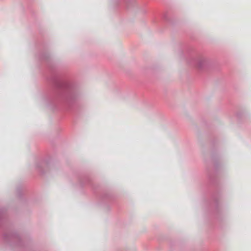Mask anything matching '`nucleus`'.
Returning <instances> with one entry per match:
<instances>
[{
    "label": "nucleus",
    "instance_id": "6e6552de",
    "mask_svg": "<svg viewBox=\"0 0 251 251\" xmlns=\"http://www.w3.org/2000/svg\"><path fill=\"white\" fill-rule=\"evenodd\" d=\"M18 193H19V195H20V193H21V189H19L18 190Z\"/></svg>",
    "mask_w": 251,
    "mask_h": 251
},
{
    "label": "nucleus",
    "instance_id": "f03ea898",
    "mask_svg": "<svg viewBox=\"0 0 251 251\" xmlns=\"http://www.w3.org/2000/svg\"><path fill=\"white\" fill-rule=\"evenodd\" d=\"M3 238L7 243L18 242L21 241L20 236L15 232L8 231L3 235Z\"/></svg>",
    "mask_w": 251,
    "mask_h": 251
},
{
    "label": "nucleus",
    "instance_id": "39448f33",
    "mask_svg": "<svg viewBox=\"0 0 251 251\" xmlns=\"http://www.w3.org/2000/svg\"><path fill=\"white\" fill-rule=\"evenodd\" d=\"M208 61L206 59L202 58L198 61V67L200 69L204 67L207 64Z\"/></svg>",
    "mask_w": 251,
    "mask_h": 251
},
{
    "label": "nucleus",
    "instance_id": "1a4fd4ad",
    "mask_svg": "<svg viewBox=\"0 0 251 251\" xmlns=\"http://www.w3.org/2000/svg\"><path fill=\"white\" fill-rule=\"evenodd\" d=\"M215 205H216V206L217 207V200H215Z\"/></svg>",
    "mask_w": 251,
    "mask_h": 251
},
{
    "label": "nucleus",
    "instance_id": "f257e3e1",
    "mask_svg": "<svg viewBox=\"0 0 251 251\" xmlns=\"http://www.w3.org/2000/svg\"><path fill=\"white\" fill-rule=\"evenodd\" d=\"M50 79L55 89L56 99L62 101L69 109L75 106L79 96L76 86L70 81L65 80L56 75L50 77Z\"/></svg>",
    "mask_w": 251,
    "mask_h": 251
},
{
    "label": "nucleus",
    "instance_id": "7ed1b4c3",
    "mask_svg": "<svg viewBox=\"0 0 251 251\" xmlns=\"http://www.w3.org/2000/svg\"><path fill=\"white\" fill-rule=\"evenodd\" d=\"M49 167V161L46 160H42L36 164V169L41 174H44V170H47Z\"/></svg>",
    "mask_w": 251,
    "mask_h": 251
},
{
    "label": "nucleus",
    "instance_id": "20e7f679",
    "mask_svg": "<svg viewBox=\"0 0 251 251\" xmlns=\"http://www.w3.org/2000/svg\"><path fill=\"white\" fill-rule=\"evenodd\" d=\"M211 159L212 162L214 163V169L215 172L218 171V167L219 166V164L218 161V158L214 154H212L211 156Z\"/></svg>",
    "mask_w": 251,
    "mask_h": 251
},
{
    "label": "nucleus",
    "instance_id": "9b49d317",
    "mask_svg": "<svg viewBox=\"0 0 251 251\" xmlns=\"http://www.w3.org/2000/svg\"><path fill=\"white\" fill-rule=\"evenodd\" d=\"M0 220H1V217H0Z\"/></svg>",
    "mask_w": 251,
    "mask_h": 251
},
{
    "label": "nucleus",
    "instance_id": "0eeeda50",
    "mask_svg": "<svg viewBox=\"0 0 251 251\" xmlns=\"http://www.w3.org/2000/svg\"><path fill=\"white\" fill-rule=\"evenodd\" d=\"M208 177L210 180H211V181H213L210 175H208Z\"/></svg>",
    "mask_w": 251,
    "mask_h": 251
},
{
    "label": "nucleus",
    "instance_id": "9d476101",
    "mask_svg": "<svg viewBox=\"0 0 251 251\" xmlns=\"http://www.w3.org/2000/svg\"><path fill=\"white\" fill-rule=\"evenodd\" d=\"M127 0L128 1H129H129H131V0Z\"/></svg>",
    "mask_w": 251,
    "mask_h": 251
},
{
    "label": "nucleus",
    "instance_id": "423d86ee",
    "mask_svg": "<svg viewBox=\"0 0 251 251\" xmlns=\"http://www.w3.org/2000/svg\"><path fill=\"white\" fill-rule=\"evenodd\" d=\"M40 58L41 59H47L48 58V56L47 55H41Z\"/></svg>",
    "mask_w": 251,
    "mask_h": 251
}]
</instances>
